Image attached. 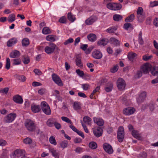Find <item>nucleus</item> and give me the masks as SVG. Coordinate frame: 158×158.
I'll list each match as a JSON object with an SVG mask.
<instances>
[{"instance_id":"nucleus-33","label":"nucleus","mask_w":158,"mask_h":158,"mask_svg":"<svg viewBox=\"0 0 158 158\" xmlns=\"http://www.w3.org/2000/svg\"><path fill=\"white\" fill-rule=\"evenodd\" d=\"M68 19L71 22H73L75 20L76 18L71 12L69 13L68 14Z\"/></svg>"},{"instance_id":"nucleus-36","label":"nucleus","mask_w":158,"mask_h":158,"mask_svg":"<svg viewBox=\"0 0 158 158\" xmlns=\"http://www.w3.org/2000/svg\"><path fill=\"white\" fill-rule=\"evenodd\" d=\"M22 45L23 46H27L29 44V41L27 38L23 39L22 41Z\"/></svg>"},{"instance_id":"nucleus-13","label":"nucleus","mask_w":158,"mask_h":158,"mask_svg":"<svg viewBox=\"0 0 158 158\" xmlns=\"http://www.w3.org/2000/svg\"><path fill=\"white\" fill-rule=\"evenodd\" d=\"M94 122L100 126H103L104 124V121L100 118L94 117L93 118Z\"/></svg>"},{"instance_id":"nucleus-5","label":"nucleus","mask_w":158,"mask_h":158,"mask_svg":"<svg viewBox=\"0 0 158 158\" xmlns=\"http://www.w3.org/2000/svg\"><path fill=\"white\" fill-rule=\"evenodd\" d=\"M117 86L119 90H121L124 89L126 83L124 80L122 78L118 79L117 81Z\"/></svg>"},{"instance_id":"nucleus-7","label":"nucleus","mask_w":158,"mask_h":158,"mask_svg":"<svg viewBox=\"0 0 158 158\" xmlns=\"http://www.w3.org/2000/svg\"><path fill=\"white\" fill-rule=\"evenodd\" d=\"M52 77L53 80L58 85L62 86L63 85L61 79L55 73L53 74H52Z\"/></svg>"},{"instance_id":"nucleus-4","label":"nucleus","mask_w":158,"mask_h":158,"mask_svg":"<svg viewBox=\"0 0 158 158\" xmlns=\"http://www.w3.org/2000/svg\"><path fill=\"white\" fill-rule=\"evenodd\" d=\"M124 136V131L123 127L120 126L118 130L117 138L118 141L121 142L123 140Z\"/></svg>"},{"instance_id":"nucleus-35","label":"nucleus","mask_w":158,"mask_h":158,"mask_svg":"<svg viewBox=\"0 0 158 158\" xmlns=\"http://www.w3.org/2000/svg\"><path fill=\"white\" fill-rule=\"evenodd\" d=\"M135 16L134 14H131L130 16L126 18L125 20V22H132L134 19Z\"/></svg>"},{"instance_id":"nucleus-38","label":"nucleus","mask_w":158,"mask_h":158,"mask_svg":"<svg viewBox=\"0 0 158 158\" xmlns=\"http://www.w3.org/2000/svg\"><path fill=\"white\" fill-rule=\"evenodd\" d=\"M54 36L52 35H49L46 37V40L48 41L51 42L54 41L56 40V39Z\"/></svg>"},{"instance_id":"nucleus-44","label":"nucleus","mask_w":158,"mask_h":158,"mask_svg":"<svg viewBox=\"0 0 158 158\" xmlns=\"http://www.w3.org/2000/svg\"><path fill=\"white\" fill-rule=\"evenodd\" d=\"M13 62V64L14 65H19L21 63V60L20 59H15L12 60Z\"/></svg>"},{"instance_id":"nucleus-42","label":"nucleus","mask_w":158,"mask_h":158,"mask_svg":"<svg viewBox=\"0 0 158 158\" xmlns=\"http://www.w3.org/2000/svg\"><path fill=\"white\" fill-rule=\"evenodd\" d=\"M42 33L44 34H49L51 33L49 28L47 27H44L42 30Z\"/></svg>"},{"instance_id":"nucleus-25","label":"nucleus","mask_w":158,"mask_h":158,"mask_svg":"<svg viewBox=\"0 0 158 158\" xmlns=\"http://www.w3.org/2000/svg\"><path fill=\"white\" fill-rule=\"evenodd\" d=\"M20 55V52L19 51H15L11 52L10 55V56L12 58L18 57Z\"/></svg>"},{"instance_id":"nucleus-22","label":"nucleus","mask_w":158,"mask_h":158,"mask_svg":"<svg viewBox=\"0 0 158 158\" xmlns=\"http://www.w3.org/2000/svg\"><path fill=\"white\" fill-rule=\"evenodd\" d=\"M113 84L112 83L109 82L107 83L105 89L106 91L107 92L110 91L113 88Z\"/></svg>"},{"instance_id":"nucleus-12","label":"nucleus","mask_w":158,"mask_h":158,"mask_svg":"<svg viewBox=\"0 0 158 158\" xmlns=\"http://www.w3.org/2000/svg\"><path fill=\"white\" fill-rule=\"evenodd\" d=\"M103 130L102 128L99 127L96 129H95L93 130V133L96 137H98L102 135Z\"/></svg>"},{"instance_id":"nucleus-10","label":"nucleus","mask_w":158,"mask_h":158,"mask_svg":"<svg viewBox=\"0 0 158 158\" xmlns=\"http://www.w3.org/2000/svg\"><path fill=\"white\" fill-rule=\"evenodd\" d=\"M92 56L94 58L99 59L102 57V54L100 51L98 50H95L92 52Z\"/></svg>"},{"instance_id":"nucleus-19","label":"nucleus","mask_w":158,"mask_h":158,"mask_svg":"<svg viewBox=\"0 0 158 158\" xmlns=\"http://www.w3.org/2000/svg\"><path fill=\"white\" fill-rule=\"evenodd\" d=\"M56 119L53 118L49 119L47 122V125L50 127H52L54 125Z\"/></svg>"},{"instance_id":"nucleus-1","label":"nucleus","mask_w":158,"mask_h":158,"mask_svg":"<svg viewBox=\"0 0 158 158\" xmlns=\"http://www.w3.org/2000/svg\"><path fill=\"white\" fill-rule=\"evenodd\" d=\"M25 126L27 129L30 131H33L36 128V126L34 122L30 119H27L26 121Z\"/></svg>"},{"instance_id":"nucleus-43","label":"nucleus","mask_w":158,"mask_h":158,"mask_svg":"<svg viewBox=\"0 0 158 158\" xmlns=\"http://www.w3.org/2000/svg\"><path fill=\"white\" fill-rule=\"evenodd\" d=\"M89 147L92 149H94L97 147V143L94 142H92L89 143Z\"/></svg>"},{"instance_id":"nucleus-55","label":"nucleus","mask_w":158,"mask_h":158,"mask_svg":"<svg viewBox=\"0 0 158 158\" xmlns=\"http://www.w3.org/2000/svg\"><path fill=\"white\" fill-rule=\"evenodd\" d=\"M76 72L77 74L80 77H82L84 75V73L82 71H81L79 69H77L76 70Z\"/></svg>"},{"instance_id":"nucleus-59","label":"nucleus","mask_w":158,"mask_h":158,"mask_svg":"<svg viewBox=\"0 0 158 158\" xmlns=\"http://www.w3.org/2000/svg\"><path fill=\"white\" fill-rule=\"evenodd\" d=\"M82 88L84 90H87L90 87L89 85L88 84H85L81 85Z\"/></svg>"},{"instance_id":"nucleus-53","label":"nucleus","mask_w":158,"mask_h":158,"mask_svg":"<svg viewBox=\"0 0 158 158\" xmlns=\"http://www.w3.org/2000/svg\"><path fill=\"white\" fill-rule=\"evenodd\" d=\"M110 41L115 44L118 45L119 44V40L114 37L110 38Z\"/></svg>"},{"instance_id":"nucleus-21","label":"nucleus","mask_w":158,"mask_h":158,"mask_svg":"<svg viewBox=\"0 0 158 158\" xmlns=\"http://www.w3.org/2000/svg\"><path fill=\"white\" fill-rule=\"evenodd\" d=\"M108 42V40L107 39L103 38L98 41V44L99 46H104L106 45Z\"/></svg>"},{"instance_id":"nucleus-30","label":"nucleus","mask_w":158,"mask_h":158,"mask_svg":"<svg viewBox=\"0 0 158 158\" xmlns=\"http://www.w3.org/2000/svg\"><path fill=\"white\" fill-rule=\"evenodd\" d=\"M42 110L43 111L46 115H49L51 114V110L49 106L42 108Z\"/></svg>"},{"instance_id":"nucleus-14","label":"nucleus","mask_w":158,"mask_h":158,"mask_svg":"<svg viewBox=\"0 0 158 158\" xmlns=\"http://www.w3.org/2000/svg\"><path fill=\"white\" fill-rule=\"evenodd\" d=\"M13 100L15 102L18 104H22L23 102L22 97L18 94L14 96Z\"/></svg>"},{"instance_id":"nucleus-3","label":"nucleus","mask_w":158,"mask_h":158,"mask_svg":"<svg viewBox=\"0 0 158 158\" xmlns=\"http://www.w3.org/2000/svg\"><path fill=\"white\" fill-rule=\"evenodd\" d=\"M57 48V47L54 43L50 42L48 44V46L45 48V51L48 54H51L53 53Z\"/></svg>"},{"instance_id":"nucleus-54","label":"nucleus","mask_w":158,"mask_h":158,"mask_svg":"<svg viewBox=\"0 0 158 158\" xmlns=\"http://www.w3.org/2000/svg\"><path fill=\"white\" fill-rule=\"evenodd\" d=\"M114 3H109L106 5L107 7L111 10H114Z\"/></svg>"},{"instance_id":"nucleus-2","label":"nucleus","mask_w":158,"mask_h":158,"mask_svg":"<svg viewBox=\"0 0 158 158\" xmlns=\"http://www.w3.org/2000/svg\"><path fill=\"white\" fill-rule=\"evenodd\" d=\"M17 116L16 114L14 112L10 113L5 116L4 121L6 123H10L12 122Z\"/></svg>"},{"instance_id":"nucleus-45","label":"nucleus","mask_w":158,"mask_h":158,"mask_svg":"<svg viewBox=\"0 0 158 158\" xmlns=\"http://www.w3.org/2000/svg\"><path fill=\"white\" fill-rule=\"evenodd\" d=\"M118 69V65H115L110 69V72L112 73H115L117 71Z\"/></svg>"},{"instance_id":"nucleus-47","label":"nucleus","mask_w":158,"mask_h":158,"mask_svg":"<svg viewBox=\"0 0 158 158\" xmlns=\"http://www.w3.org/2000/svg\"><path fill=\"white\" fill-rule=\"evenodd\" d=\"M61 118L62 120L68 123H69L71 125L73 124V123L71 120L67 117L63 116L61 117Z\"/></svg>"},{"instance_id":"nucleus-29","label":"nucleus","mask_w":158,"mask_h":158,"mask_svg":"<svg viewBox=\"0 0 158 158\" xmlns=\"http://www.w3.org/2000/svg\"><path fill=\"white\" fill-rule=\"evenodd\" d=\"M137 56V55L133 52H130L127 55V57L130 61H132L133 59Z\"/></svg>"},{"instance_id":"nucleus-62","label":"nucleus","mask_w":158,"mask_h":158,"mask_svg":"<svg viewBox=\"0 0 158 158\" xmlns=\"http://www.w3.org/2000/svg\"><path fill=\"white\" fill-rule=\"evenodd\" d=\"M157 5H158V1H154L150 2V6L153 7Z\"/></svg>"},{"instance_id":"nucleus-18","label":"nucleus","mask_w":158,"mask_h":158,"mask_svg":"<svg viewBox=\"0 0 158 158\" xmlns=\"http://www.w3.org/2000/svg\"><path fill=\"white\" fill-rule=\"evenodd\" d=\"M152 75L158 77V67L156 66H153L151 70Z\"/></svg>"},{"instance_id":"nucleus-28","label":"nucleus","mask_w":158,"mask_h":158,"mask_svg":"<svg viewBox=\"0 0 158 158\" xmlns=\"http://www.w3.org/2000/svg\"><path fill=\"white\" fill-rule=\"evenodd\" d=\"M31 110L34 113L38 112L40 111L39 106L33 104L31 105Z\"/></svg>"},{"instance_id":"nucleus-49","label":"nucleus","mask_w":158,"mask_h":158,"mask_svg":"<svg viewBox=\"0 0 158 158\" xmlns=\"http://www.w3.org/2000/svg\"><path fill=\"white\" fill-rule=\"evenodd\" d=\"M49 141L51 144H53L54 145L56 144V142L55 137L53 136H51L49 139Z\"/></svg>"},{"instance_id":"nucleus-37","label":"nucleus","mask_w":158,"mask_h":158,"mask_svg":"<svg viewBox=\"0 0 158 158\" xmlns=\"http://www.w3.org/2000/svg\"><path fill=\"white\" fill-rule=\"evenodd\" d=\"M113 18L115 21H118L122 19L123 17L120 15L116 14L113 15Z\"/></svg>"},{"instance_id":"nucleus-64","label":"nucleus","mask_w":158,"mask_h":158,"mask_svg":"<svg viewBox=\"0 0 158 158\" xmlns=\"http://www.w3.org/2000/svg\"><path fill=\"white\" fill-rule=\"evenodd\" d=\"M54 125L55 127L57 129H59L61 128V125L60 123L57 122V120L56 122Z\"/></svg>"},{"instance_id":"nucleus-6","label":"nucleus","mask_w":158,"mask_h":158,"mask_svg":"<svg viewBox=\"0 0 158 158\" xmlns=\"http://www.w3.org/2000/svg\"><path fill=\"white\" fill-rule=\"evenodd\" d=\"M135 111L134 108L130 107L124 108L123 110V113L126 115H130L134 114Z\"/></svg>"},{"instance_id":"nucleus-60","label":"nucleus","mask_w":158,"mask_h":158,"mask_svg":"<svg viewBox=\"0 0 158 158\" xmlns=\"http://www.w3.org/2000/svg\"><path fill=\"white\" fill-rule=\"evenodd\" d=\"M152 57V56L150 55L149 56H147L144 55L143 56V59L145 61H148Z\"/></svg>"},{"instance_id":"nucleus-8","label":"nucleus","mask_w":158,"mask_h":158,"mask_svg":"<svg viewBox=\"0 0 158 158\" xmlns=\"http://www.w3.org/2000/svg\"><path fill=\"white\" fill-rule=\"evenodd\" d=\"M143 10L142 7H138L137 11V13L138 15L137 17L138 20L140 22L143 21V19L145 17L143 15Z\"/></svg>"},{"instance_id":"nucleus-56","label":"nucleus","mask_w":158,"mask_h":158,"mask_svg":"<svg viewBox=\"0 0 158 158\" xmlns=\"http://www.w3.org/2000/svg\"><path fill=\"white\" fill-rule=\"evenodd\" d=\"M73 39L72 38H70L66 40L64 43V44L65 45H67L70 43H72L73 42Z\"/></svg>"},{"instance_id":"nucleus-17","label":"nucleus","mask_w":158,"mask_h":158,"mask_svg":"<svg viewBox=\"0 0 158 158\" xmlns=\"http://www.w3.org/2000/svg\"><path fill=\"white\" fill-rule=\"evenodd\" d=\"M75 62L76 65L81 68L83 67V64L81 61V57L79 55L76 56Z\"/></svg>"},{"instance_id":"nucleus-40","label":"nucleus","mask_w":158,"mask_h":158,"mask_svg":"<svg viewBox=\"0 0 158 158\" xmlns=\"http://www.w3.org/2000/svg\"><path fill=\"white\" fill-rule=\"evenodd\" d=\"M23 61L24 64H28L30 62V58L29 57L26 55H24L23 56Z\"/></svg>"},{"instance_id":"nucleus-58","label":"nucleus","mask_w":158,"mask_h":158,"mask_svg":"<svg viewBox=\"0 0 158 158\" xmlns=\"http://www.w3.org/2000/svg\"><path fill=\"white\" fill-rule=\"evenodd\" d=\"M131 24L130 23H127L124 25V28L126 30H128V28L131 27Z\"/></svg>"},{"instance_id":"nucleus-61","label":"nucleus","mask_w":158,"mask_h":158,"mask_svg":"<svg viewBox=\"0 0 158 158\" xmlns=\"http://www.w3.org/2000/svg\"><path fill=\"white\" fill-rule=\"evenodd\" d=\"M41 109L42 108H44L49 106L48 104L45 102L43 101L41 103Z\"/></svg>"},{"instance_id":"nucleus-52","label":"nucleus","mask_w":158,"mask_h":158,"mask_svg":"<svg viewBox=\"0 0 158 158\" xmlns=\"http://www.w3.org/2000/svg\"><path fill=\"white\" fill-rule=\"evenodd\" d=\"M147 154L145 152H141L138 154L137 157L138 158H146Z\"/></svg>"},{"instance_id":"nucleus-46","label":"nucleus","mask_w":158,"mask_h":158,"mask_svg":"<svg viewBox=\"0 0 158 158\" xmlns=\"http://www.w3.org/2000/svg\"><path fill=\"white\" fill-rule=\"evenodd\" d=\"M10 60L9 58L6 59V64L5 68L7 69H9L10 68Z\"/></svg>"},{"instance_id":"nucleus-32","label":"nucleus","mask_w":158,"mask_h":158,"mask_svg":"<svg viewBox=\"0 0 158 158\" xmlns=\"http://www.w3.org/2000/svg\"><path fill=\"white\" fill-rule=\"evenodd\" d=\"M50 152L52 153L53 156L57 158L58 157V153L56 152V151L54 148H50L49 149Z\"/></svg>"},{"instance_id":"nucleus-20","label":"nucleus","mask_w":158,"mask_h":158,"mask_svg":"<svg viewBox=\"0 0 158 158\" xmlns=\"http://www.w3.org/2000/svg\"><path fill=\"white\" fill-rule=\"evenodd\" d=\"M151 70L150 67L146 64H144L142 67V71L144 74L148 73Z\"/></svg>"},{"instance_id":"nucleus-31","label":"nucleus","mask_w":158,"mask_h":158,"mask_svg":"<svg viewBox=\"0 0 158 158\" xmlns=\"http://www.w3.org/2000/svg\"><path fill=\"white\" fill-rule=\"evenodd\" d=\"M15 15L13 14H11L8 17L7 20L9 23H12L15 20Z\"/></svg>"},{"instance_id":"nucleus-39","label":"nucleus","mask_w":158,"mask_h":158,"mask_svg":"<svg viewBox=\"0 0 158 158\" xmlns=\"http://www.w3.org/2000/svg\"><path fill=\"white\" fill-rule=\"evenodd\" d=\"M73 107L75 110H80L81 109L80 103L77 102H75L73 104Z\"/></svg>"},{"instance_id":"nucleus-24","label":"nucleus","mask_w":158,"mask_h":158,"mask_svg":"<svg viewBox=\"0 0 158 158\" xmlns=\"http://www.w3.org/2000/svg\"><path fill=\"white\" fill-rule=\"evenodd\" d=\"M83 122L89 125H91V119L89 116H85L83 118Z\"/></svg>"},{"instance_id":"nucleus-51","label":"nucleus","mask_w":158,"mask_h":158,"mask_svg":"<svg viewBox=\"0 0 158 158\" xmlns=\"http://www.w3.org/2000/svg\"><path fill=\"white\" fill-rule=\"evenodd\" d=\"M16 78L19 80H21L23 82L24 81L26 80V77L23 75H16Z\"/></svg>"},{"instance_id":"nucleus-48","label":"nucleus","mask_w":158,"mask_h":158,"mask_svg":"<svg viewBox=\"0 0 158 158\" xmlns=\"http://www.w3.org/2000/svg\"><path fill=\"white\" fill-rule=\"evenodd\" d=\"M23 142L26 144H29L32 143V140L30 138L27 137L24 139Z\"/></svg>"},{"instance_id":"nucleus-50","label":"nucleus","mask_w":158,"mask_h":158,"mask_svg":"<svg viewBox=\"0 0 158 158\" xmlns=\"http://www.w3.org/2000/svg\"><path fill=\"white\" fill-rule=\"evenodd\" d=\"M68 144V142L66 140H64L62 141L60 143V145L61 147L63 148H66Z\"/></svg>"},{"instance_id":"nucleus-9","label":"nucleus","mask_w":158,"mask_h":158,"mask_svg":"<svg viewBox=\"0 0 158 158\" xmlns=\"http://www.w3.org/2000/svg\"><path fill=\"white\" fill-rule=\"evenodd\" d=\"M103 148L106 152L109 154H112L113 152L112 147L109 144L105 143L103 145Z\"/></svg>"},{"instance_id":"nucleus-26","label":"nucleus","mask_w":158,"mask_h":158,"mask_svg":"<svg viewBox=\"0 0 158 158\" xmlns=\"http://www.w3.org/2000/svg\"><path fill=\"white\" fill-rule=\"evenodd\" d=\"M132 135L137 139L140 140L142 139V137L139 135L138 131H137L133 130L132 132Z\"/></svg>"},{"instance_id":"nucleus-11","label":"nucleus","mask_w":158,"mask_h":158,"mask_svg":"<svg viewBox=\"0 0 158 158\" xmlns=\"http://www.w3.org/2000/svg\"><path fill=\"white\" fill-rule=\"evenodd\" d=\"M97 20V18L95 16H92L90 17L85 21V23L87 25H90Z\"/></svg>"},{"instance_id":"nucleus-27","label":"nucleus","mask_w":158,"mask_h":158,"mask_svg":"<svg viewBox=\"0 0 158 158\" xmlns=\"http://www.w3.org/2000/svg\"><path fill=\"white\" fill-rule=\"evenodd\" d=\"M87 38L90 41L94 42L96 40L97 37L95 34L91 33L87 35Z\"/></svg>"},{"instance_id":"nucleus-23","label":"nucleus","mask_w":158,"mask_h":158,"mask_svg":"<svg viewBox=\"0 0 158 158\" xmlns=\"http://www.w3.org/2000/svg\"><path fill=\"white\" fill-rule=\"evenodd\" d=\"M17 42V40L16 38H12L8 41L7 42V46L9 47H10L16 44Z\"/></svg>"},{"instance_id":"nucleus-34","label":"nucleus","mask_w":158,"mask_h":158,"mask_svg":"<svg viewBox=\"0 0 158 158\" xmlns=\"http://www.w3.org/2000/svg\"><path fill=\"white\" fill-rule=\"evenodd\" d=\"M117 29V28L116 27L114 26H113L109 27L106 30V31L107 32L109 33H114V32Z\"/></svg>"},{"instance_id":"nucleus-15","label":"nucleus","mask_w":158,"mask_h":158,"mask_svg":"<svg viewBox=\"0 0 158 158\" xmlns=\"http://www.w3.org/2000/svg\"><path fill=\"white\" fill-rule=\"evenodd\" d=\"M24 150L20 149H18L15 150L14 152V154L17 157L21 156H24L25 155Z\"/></svg>"},{"instance_id":"nucleus-41","label":"nucleus","mask_w":158,"mask_h":158,"mask_svg":"<svg viewBox=\"0 0 158 158\" xmlns=\"http://www.w3.org/2000/svg\"><path fill=\"white\" fill-rule=\"evenodd\" d=\"M114 10H120L122 7V5L119 3H114Z\"/></svg>"},{"instance_id":"nucleus-57","label":"nucleus","mask_w":158,"mask_h":158,"mask_svg":"<svg viewBox=\"0 0 158 158\" xmlns=\"http://www.w3.org/2000/svg\"><path fill=\"white\" fill-rule=\"evenodd\" d=\"M59 21L61 23H66V18L64 16H63L59 19Z\"/></svg>"},{"instance_id":"nucleus-63","label":"nucleus","mask_w":158,"mask_h":158,"mask_svg":"<svg viewBox=\"0 0 158 158\" xmlns=\"http://www.w3.org/2000/svg\"><path fill=\"white\" fill-rule=\"evenodd\" d=\"M9 88H5L3 89L0 90V92L2 93H4L5 94H7L9 90Z\"/></svg>"},{"instance_id":"nucleus-16","label":"nucleus","mask_w":158,"mask_h":158,"mask_svg":"<svg viewBox=\"0 0 158 158\" xmlns=\"http://www.w3.org/2000/svg\"><path fill=\"white\" fill-rule=\"evenodd\" d=\"M147 96V93L144 91L142 92L140 95L137 99V101L139 103H141L143 102Z\"/></svg>"}]
</instances>
